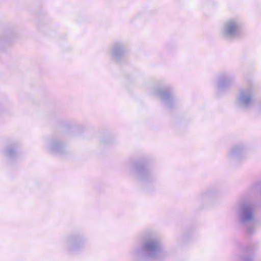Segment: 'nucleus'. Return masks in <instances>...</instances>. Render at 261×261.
<instances>
[{
    "label": "nucleus",
    "instance_id": "nucleus-1",
    "mask_svg": "<svg viewBox=\"0 0 261 261\" xmlns=\"http://www.w3.org/2000/svg\"><path fill=\"white\" fill-rule=\"evenodd\" d=\"M238 29L237 23L233 21H229L227 25L226 32L228 34H231L235 33Z\"/></svg>",
    "mask_w": 261,
    "mask_h": 261
},
{
    "label": "nucleus",
    "instance_id": "nucleus-2",
    "mask_svg": "<svg viewBox=\"0 0 261 261\" xmlns=\"http://www.w3.org/2000/svg\"><path fill=\"white\" fill-rule=\"evenodd\" d=\"M159 248V245L156 242H150L147 243L145 246V249L149 251L154 252Z\"/></svg>",
    "mask_w": 261,
    "mask_h": 261
}]
</instances>
